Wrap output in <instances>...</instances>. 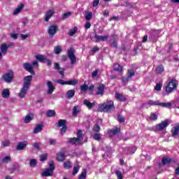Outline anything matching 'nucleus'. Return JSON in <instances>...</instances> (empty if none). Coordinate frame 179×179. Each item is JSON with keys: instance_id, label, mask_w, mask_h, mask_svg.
Here are the masks:
<instances>
[{"instance_id": "obj_1", "label": "nucleus", "mask_w": 179, "mask_h": 179, "mask_svg": "<svg viewBox=\"0 0 179 179\" xmlns=\"http://www.w3.org/2000/svg\"><path fill=\"white\" fill-rule=\"evenodd\" d=\"M31 80H33L32 76H27L24 78L22 87L20 89V91L18 93V96L20 99H24V97H26V94H27V92H29V89H30Z\"/></svg>"}, {"instance_id": "obj_2", "label": "nucleus", "mask_w": 179, "mask_h": 179, "mask_svg": "<svg viewBox=\"0 0 179 179\" xmlns=\"http://www.w3.org/2000/svg\"><path fill=\"white\" fill-rule=\"evenodd\" d=\"M83 141V131L82 130H78L77 133V138H68V142L71 143V145H82V143H86L87 142V137Z\"/></svg>"}, {"instance_id": "obj_3", "label": "nucleus", "mask_w": 179, "mask_h": 179, "mask_svg": "<svg viewBox=\"0 0 179 179\" xmlns=\"http://www.w3.org/2000/svg\"><path fill=\"white\" fill-rule=\"evenodd\" d=\"M113 110H114V102L110 100H107L98 108V111H100L101 113H111Z\"/></svg>"}, {"instance_id": "obj_4", "label": "nucleus", "mask_w": 179, "mask_h": 179, "mask_svg": "<svg viewBox=\"0 0 179 179\" xmlns=\"http://www.w3.org/2000/svg\"><path fill=\"white\" fill-rule=\"evenodd\" d=\"M177 89V80L176 79L169 80L167 85L165 87L166 93H172Z\"/></svg>"}, {"instance_id": "obj_5", "label": "nucleus", "mask_w": 179, "mask_h": 179, "mask_svg": "<svg viewBox=\"0 0 179 179\" xmlns=\"http://www.w3.org/2000/svg\"><path fill=\"white\" fill-rule=\"evenodd\" d=\"M67 55L70 59V64L71 65L76 64V56H75V50H73V48H70L67 50Z\"/></svg>"}, {"instance_id": "obj_6", "label": "nucleus", "mask_w": 179, "mask_h": 179, "mask_svg": "<svg viewBox=\"0 0 179 179\" xmlns=\"http://www.w3.org/2000/svg\"><path fill=\"white\" fill-rule=\"evenodd\" d=\"M50 169H46L42 173V176L43 177H50V176H52V171H54L55 167H54V161H50L49 162Z\"/></svg>"}, {"instance_id": "obj_7", "label": "nucleus", "mask_w": 179, "mask_h": 179, "mask_svg": "<svg viewBox=\"0 0 179 179\" xmlns=\"http://www.w3.org/2000/svg\"><path fill=\"white\" fill-rule=\"evenodd\" d=\"M169 125H170V121H169L168 120H166L164 121H162L161 123L157 124L154 127V130L163 131V129H166V128L168 127Z\"/></svg>"}, {"instance_id": "obj_8", "label": "nucleus", "mask_w": 179, "mask_h": 179, "mask_svg": "<svg viewBox=\"0 0 179 179\" xmlns=\"http://www.w3.org/2000/svg\"><path fill=\"white\" fill-rule=\"evenodd\" d=\"M4 82L6 83H10L13 80L14 73L13 71H9L2 76Z\"/></svg>"}, {"instance_id": "obj_9", "label": "nucleus", "mask_w": 179, "mask_h": 179, "mask_svg": "<svg viewBox=\"0 0 179 179\" xmlns=\"http://www.w3.org/2000/svg\"><path fill=\"white\" fill-rule=\"evenodd\" d=\"M54 13H55V10H54V8H51L46 11L45 13V17L43 18L45 22H49L50 19H51L52 16H54Z\"/></svg>"}, {"instance_id": "obj_10", "label": "nucleus", "mask_w": 179, "mask_h": 179, "mask_svg": "<svg viewBox=\"0 0 179 179\" xmlns=\"http://www.w3.org/2000/svg\"><path fill=\"white\" fill-rule=\"evenodd\" d=\"M58 31V27L55 25H50L48 29V34L50 37H53Z\"/></svg>"}, {"instance_id": "obj_11", "label": "nucleus", "mask_w": 179, "mask_h": 179, "mask_svg": "<svg viewBox=\"0 0 179 179\" xmlns=\"http://www.w3.org/2000/svg\"><path fill=\"white\" fill-rule=\"evenodd\" d=\"M23 66L25 71H27V72H29L31 75H34V70H33V66L31 64L24 63Z\"/></svg>"}, {"instance_id": "obj_12", "label": "nucleus", "mask_w": 179, "mask_h": 179, "mask_svg": "<svg viewBox=\"0 0 179 179\" xmlns=\"http://www.w3.org/2000/svg\"><path fill=\"white\" fill-rule=\"evenodd\" d=\"M47 86H48V94H52V93L54 92V90H55V87H54L52 82L48 81Z\"/></svg>"}, {"instance_id": "obj_13", "label": "nucleus", "mask_w": 179, "mask_h": 179, "mask_svg": "<svg viewBox=\"0 0 179 179\" xmlns=\"http://www.w3.org/2000/svg\"><path fill=\"white\" fill-rule=\"evenodd\" d=\"M27 147V141H22L17 143L16 150H24Z\"/></svg>"}, {"instance_id": "obj_14", "label": "nucleus", "mask_w": 179, "mask_h": 179, "mask_svg": "<svg viewBox=\"0 0 179 179\" xmlns=\"http://www.w3.org/2000/svg\"><path fill=\"white\" fill-rule=\"evenodd\" d=\"M94 38L96 40V41H107L108 39V36L95 35Z\"/></svg>"}, {"instance_id": "obj_15", "label": "nucleus", "mask_w": 179, "mask_h": 179, "mask_svg": "<svg viewBox=\"0 0 179 179\" xmlns=\"http://www.w3.org/2000/svg\"><path fill=\"white\" fill-rule=\"evenodd\" d=\"M35 58L37 61H39V62H42V64H45V61H47V58H45V56L43 55H36L35 56Z\"/></svg>"}, {"instance_id": "obj_16", "label": "nucleus", "mask_w": 179, "mask_h": 179, "mask_svg": "<svg viewBox=\"0 0 179 179\" xmlns=\"http://www.w3.org/2000/svg\"><path fill=\"white\" fill-rule=\"evenodd\" d=\"M8 48H9V45L6 43H3L0 45V50L1 53L6 54L8 52Z\"/></svg>"}, {"instance_id": "obj_17", "label": "nucleus", "mask_w": 179, "mask_h": 179, "mask_svg": "<svg viewBox=\"0 0 179 179\" xmlns=\"http://www.w3.org/2000/svg\"><path fill=\"white\" fill-rule=\"evenodd\" d=\"M66 156H65V154L64 152H59L57 155L56 159L57 162H64L65 160Z\"/></svg>"}, {"instance_id": "obj_18", "label": "nucleus", "mask_w": 179, "mask_h": 179, "mask_svg": "<svg viewBox=\"0 0 179 179\" xmlns=\"http://www.w3.org/2000/svg\"><path fill=\"white\" fill-rule=\"evenodd\" d=\"M1 96L3 99H8V97L10 96V92L9 91V89L3 90Z\"/></svg>"}, {"instance_id": "obj_19", "label": "nucleus", "mask_w": 179, "mask_h": 179, "mask_svg": "<svg viewBox=\"0 0 179 179\" xmlns=\"http://www.w3.org/2000/svg\"><path fill=\"white\" fill-rule=\"evenodd\" d=\"M155 72L157 75H162L164 72V66L163 65H159L157 66Z\"/></svg>"}, {"instance_id": "obj_20", "label": "nucleus", "mask_w": 179, "mask_h": 179, "mask_svg": "<svg viewBox=\"0 0 179 179\" xmlns=\"http://www.w3.org/2000/svg\"><path fill=\"white\" fill-rule=\"evenodd\" d=\"M24 8V5L20 4L15 10H14L13 15H19L20 12H22V10Z\"/></svg>"}, {"instance_id": "obj_21", "label": "nucleus", "mask_w": 179, "mask_h": 179, "mask_svg": "<svg viewBox=\"0 0 179 179\" xmlns=\"http://www.w3.org/2000/svg\"><path fill=\"white\" fill-rule=\"evenodd\" d=\"M41 131H43V124H39L34 127V134H38L39 132H41Z\"/></svg>"}, {"instance_id": "obj_22", "label": "nucleus", "mask_w": 179, "mask_h": 179, "mask_svg": "<svg viewBox=\"0 0 179 179\" xmlns=\"http://www.w3.org/2000/svg\"><path fill=\"white\" fill-rule=\"evenodd\" d=\"M55 69L59 71V73L64 78V69H61L59 64L55 63Z\"/></svg>"}, {"instance_id": "obj_23", "label": "nucleus", "mask_w": 179, "mask_h": 179, "mask_svg": "<svg viewBox=\"0 0 179 179\" xmlns=\"http://www.w3.org/2000/svg\"><path fill=\"white\" fill-rule=\"evenodd\" d=\"M84 105L87 107V108H93L94 107L95 104L94 103H91L90 101L85 99L84 100Z\"/></svg>"}, {"instance_id": "obj_24", "label": "nucleus", "mask_w": 179, "mask_h": 179, "mask_svg": "<svg viewBox=\"0 0 179 179\" xmlns=\"http://www.w3.org/2000/svg\"><path fill=\"white\" fill-rule=\"evenodd\" d=\"M75 96V90H70L66 94V99H72Z\"/></svg>"}, {"instance_id": "obj_25", "label": "nucleus", "mask_w": 179, "mask_h": 179, "mask_svg": "<svg viewBox=\"0 0 179 179\" xmlns=\"http://www.w3.org/2000/svg\"><path fill=\"white\" fill-rule=\"evenodd\" d=\"M96 94L101 95L104 94V85L100 84L98 87V91L96 92Z\"/></svg>"}, {"instance_id": "obj_26", "label": "nucleus", "mask_w": 179, "mask_h": 179, "mask_svg": "<svg viewBox=\"0 0 179 179\" xmlns=\"http://www.w3.org/2000/svg\"><path fill=\"white\" fill-rule=\"evenodd\" d=\"M115 97L120 101H125V100H127V98L125 97V96L122 95V94L116 93Z\"/></svg>"}, {"instance_id": "obj_27", "label": "nucleus", "mask_w": 179, "mask_h": 179, "mask_svg": "<svg viewBox=\"0 0 179 179\" xmlns=\"http://www.w3.org/2000/svg\"><path fill=\"white\" fill-rule=\"evenodd\" d=\"M158 106H160L161 107H164L165 108H170V107H171L173 104L170 102L160 103L159 101H158Z\"/></svg>"}, {"instance_id": "obj_28", "label": "nucleus", "mask_w": 179, "mask_h": 179, "mask_svg": "<svg viewBox=\"0 0 179 179\" xmlns=\"http://www.w3.org/2000/svg\"><path fill=\"white\" fill-rule=\"evenodd\" d=\"M34 118V117L33 116V115H28L27 116H25L24 122L25 124H29V122H30V121H32V120Z\"/></svg>"}, {"instance_id": "obj_29", "label": "nucleus", "mask_w": 179, "mask_h": 179, "mask_svg": "<svg viewBox=\"0 0 179 179\" xmlns=\"http://www.w3.org/2000/svg\"><path fill=\"white\" fill-rule=\"evenodd\" d=\"M79 169H80V166H79V163L76 162L74 165L73 176H76V174H78Z\"/></svg>"}, {"instance_id": "obj_30", "label": "nucleus", "mask_w": 179, "mask_h": 179, "mask_svg": "<svg viewBox=\"0 0 179 179\" xmlns=\"http://www.w3.org/2000/svg\"><path fill=\"white\" fill-rule=\"evenodd\" d=\"M179 134V126L173 127L172 129V136H177Z\"/></svg>"}, {"instance_id": "obj_31", "label": "nucleus", "mask_w": 179, "mask_h": 179, "mask_svg": "<svg viewBox=\"0 0 179 179\" xmlns=\"http://www.w3.org/2000/svg\"><path fill=\"white\" fill-rule=\"evenodd\" d=\"M80 106H76L73 108V115H78V113H80Z\"/></svg>"}, {"instance_id": "obj_32", "label": "nucleus", "mask_w": 179, "mask_h": 179, "mask_svg": "<svg viewBox=\"0 0 179 179\" xmlns=\"http://www.w3.org/2000/svg\"><path fill=\"white\" fill-rule=\"evenodd\" d=\"M113 69L116 72H122V66H121V65H120L119 64H115L113 65Z\"/></svg>"}, {"instance_id": "obj_33", "label": "nucleus", "mask_w": 179, "mask_h": 179, "mask_svg": "<svg viewBox=\"0 0 179 179\" xmlns=\"http://www.w3.org/2000/svg\"><path fill=\"white\" fill-rule=\"evenodd\" d=\"M92 16H93V13H92V11H86L85 12V17L86 20H90L92 19Z\"/></svg>"}, {"instance_id": "obj_34", "label": "nucleus", "mask_w": 179, "mask_h": 179, "mask_svg": "<svg viewBox=\"0 0 179 179\" xmlns=\"http://www.w3.org/2000/svg\"><path fill=\"white\" fill-rule=\"evenodd\" d=\"M55 54L58 55V54H61L62 52V48L59 45L55 46L54 48Z\"/></svg>"}, {"instance_id": "obj_35", "label": "nucleus", "mask_w": 179, "mask_h": 179, "mask_svg": "<svg viewBox=\"0 0 179 179\" xmlns=\"http://www.w3.org/2000/svg\"><path fill=\"white\" fill-rule=\"evenodd\" d=\"M58 127H66V120H59L58 122Z\"/></svg>"}, {"instance_id": "obj_36", "label": "nucleus", "mask_w": 179, "mask_h": 179, "mask_svg": "<svg viewBox=\"0 0 179 179\" xmlns=\"http://www.w3.org/2000/svg\"><path fill=\"white\" fill-rule=\"evenodd\" d=\"M120 131H121V129H120L119 127H117L116 129H113L112 130H110L109 131L110 135H115L117 134H118V132H120Z\"/></svg>"}, {"instance_id": "obj_37", "label": "nucleus", "mask_w": 179, "mask_h": 179, "mask_svg": "<svg viewBox=\"0 0 179 179\" xmlns=\"http://www.w3.org/2000/svg\"><path fill=\"white\" fill-rule=\"evenodd\" d=\"M171 162V159L169 157H165L162 159V164H169Z\"/></svg>"}, {"instance_id": "obj_38", "label": "nucleus", "mask_w": 179, "mask_h": 179, "mask_svg": "<svg viewBox=\"0 0 179 179\" xmlns=\"http://www.w3.org/2000/svg\"><path fill=\"white\" fill-rule=\"evenodd\" d=\"M146 104L148 106H158L159 101H153L152 100H148L147 101Z\"/></svg>"}, {"instance_id": "obj_39", "label": "nucleus", "mask_w": 179, "mask_h": 179, "mask_svg": "<svg viewBox=\"0 0 179 179\" xmlns=\"http://www.w3.org/2000/svg\"><path fill=\"white\" fill-rule=\"evenodd\" d=\"M135 76V71L134 70H129L128 71V76L127 78V80H129L132 76Z\"/></svg>"}, {"instance_id": "obj_40", "label": "nucleus", "mask_w": 179, "mask_h": 179, "mask_svg": "<svg viewBox=\"0 0 179 179\" xmlns=\"http://www.w3.org/2000/svg\"><path fill=\"white\" fill-rule=\"evenodd\" d=\"M78 32V27H75L73 29H70L69 31V35L72 36Z\"/></svg>"}, {"instance_id": "obj_41", "label": "nucleus", "mask_w": 179, "mask_h": 179, "mask_svg": "<svg viewBox=\"0 0 179 179\" xmlns=\"http://www.w3.org/2000/svg\"><path fill=\"white\" fill-rule=\"evenodd\" d=\"M78 83V80L76 79H73L69 81H67V85H70L71 86H75V85H77Z\"/></svg>"}, {"instance_id": "obj_42", "label": "nucleus", "mask_w": 179, "mask_h": 179, "mask_svg": "<svg viewBox=\"0 0 179 179\" xmlns=\"http://www.w3.org/2000/svg\"><path fill=\"white\" fill-rule=\"evenodd\" d=\"M150 120L151 121H156L157 120V114L151 113L150 115Z\"/></svg>"}, {"instance_id": "obj_43", "label": "nucleus", "mask_w": 179, "mask_h": 179, "mask_svg": "<svg viewBox=\"0 0 179 179\" xmlns=\"http://www.w3.org/2000/svg\"><path fill=\"white\" fill-rule=\"evenodd\" d=\"M48 117H54L55 115V110H49L47 112Z\"/></svg>"}, {"instance_id": "obj_44", "label": "nucleus", "mask_w": 179, "mask_h": 179, "mask_svg": "<svg viewBox=\"0 0 179 179\" xmlns=\"http://www.w3.org/2000/svg\"><path fill=\"white\" fill-rule=\"evenodd\" d=\"M1 145L3 148H6L10 145V141L9 140H5L2 142Z\"/></svg>"}, {"instance_id": "obj_45", "label": "nucleus", "mask_w": 179, "mask_h": 179, "mask_svg": "<svg viewBox=\"0 0 179 179\" xmlns=\"http://www.w3.org/2000/svg\"><path fill=\"white\" fill-rule=\"evenodd\" d=\"M11 160L10 156H6L3 158V163H9Z\"/></svg>"}, {"instance_id": "obj_46", "label": "nucleus", "mask_w": 179, "mask_h": 179, "mask_svg": "<svg viewBox=\"0 0 179 179\" xmlns=\"http://www.w3.org/2000/svg\"><path fill=\"white\" fill-rule=\"evenodd\" d=\"M29 164L31 167H35L36 166H37V161L35 159H31L29 162Z\"/></svg>"}, {"instance_id": "obj_47", "label": "nucleus", "mask_w": 179, "mask_h": 179, "mask_svg": "<svg viewBox=\"0 0 179 179\" xmlns=\"http://www.w3.org/2000/svg\"><path fill=\"white\" fill-rule=\"evenodd\" d=\"M64 164L65 169H71V167H72V164L69 161L64 162Z\"/></svg>"}, {"instance_id": "obj_48", "label": "nucleus", "mask_w": 179, "mask_h": 179, "mask_svg": "<svg viewBox=\"0 0 179 179\" xmlns=\"http://www.w3.org/2000/svg\"><path fill=\"white\" fill-rule=\"evenodd\" d=\"M81 89V92H87L88 89H89V86L86 85H83L80 87Z\"/></svg>"}, {"instance_id": "obj_49", "label": "nucleus", "mask_w": 179, "mask_h": 179, "mask_svg": "<svg viewBox=\"0 0 179 179\" xmlns=\"http://www.w3.org/2000/svg\"><path fill=\"white\" fill-rule=\"evenodd\" d=\"M78 179H86V171H83Z\"/></svg>"}, {"instance_id": "obj_50", "label": "nucleus", "mask_w": 179, "mask_h": 179, "mask_svg": "<svg viewBox=\"0 0 179 179\" xmlns=\"http://www.w3.org/2000/svg\"><path fill=\"white\" fill-rule=\"evenodd\" d=\"M115 174H116V176H117V177L118 179H124V178H122V173H121V171H117L115 172Z\"/></svg>"}, {"instance_id": "obj_51", "label": "nucleus", "mask_w": 179, "mask_h": 179, "mask_svg": "<svg viewBox=\"0 0 179 179\" xmlns=\"http://www.w3.org/2000/svg\"><path fill=\"white\" fill-rule=\"evenodd\" d=\"M72 15V13L71 12H68V13H65L64 15H63V19L65 20V19H68V17H69V16H71Z\"/></svg>"}, {"instance_id": "obj_52", "label": "nucleus", "mask_w": 179, "mask_h": 179, "mask_svg": "<svg viewBox=\"0 0 179 179\" xmlns=\"http://www.w3.org/2000/svg\"><path fill=\"white\" fill-rule=\"evenodd\" d=\"M101 138V135L100 134H95L94 135V138L95 139V141H100Z\"/></svg>"}, {"instance_id": "obj_53", "label": "nucleus", "mask_w": 179, "mask_h": 179, "mask_svg": "<svg viewBox=\"0 0 179 179\" xmlns=\"http://www.w3.org/2000/svg\"><path fill=\"white\" fill-rule=\"evenodd\" d=\"M155 89L157 90V92H160V90H162V85L160 83H157Z\"/></svg>"}, {"instance_id": "obj_54", "label": "nucleus", "mask_w": 179, "mask_h": 179, "mask_svg": "<svg viewBox=\"0 0 179 179\" xmlns=\"http://www.w3.org/2000/svg\"><path fill=\"white\" fill-rule=\"evenodd\" d=\"M57 83H59V85H67V81H64V80H57Z\"/></svg>"}, {"instance_id": "obj_55", "label": "nucleus", "mask_w": 179, "mask_h": 179, "mask_svg": "<svg viewBox=\"0 0 179 179\" xmlns=\"http://www.w3.org/2000/svg\"><path fill=\"white\" fill-rule=\"evenodd\" d=\"M46 159H47V155H40L41 162H44V160H46Z\"/></svg>"}, {"instance_id": "obj_56", "label": "nucleus", "mask_w": 179, "mask_h": 179, "mask_svg": "<svg viewBox=\"0 0 179 179\" xmlns=\"http://www.w3.org/2000/svg\"><path fill=\"white\" fill-rule=\"evenodd\" d=\"M31 66H34V68H38V62H37V60H34L32 62Z\"/></svg>"}, {"instance_id": "obj_57", "label": "nucleus", "mask_w": 179, "mask_h": 179, "mask_svg": "<svg viewBox=\"0 0 179 179\" xmlns=\"http://www.w3.org/2000/svg\"><path fill=\"white\" fill-rule=\"evenodd\" d=\"M117 120L119 122H121V123L125 122V118L122 116H118Z\"/></svg>"}, {"instance_id": "obj_58", "label": "nucleus", "mask_w": 179, "mask_h": 179, "mask_svg": "<svg viewBox=\"0 0 179 179\" xmlns=\"http://www.w3.org/2000/svg\"><path fill=\"white\" fill-rule=\"evenodd\" d=\"M93 130L95 131L96 132H99V131H100V126H99V124H95V126L93 128Z\"/></svg>"}, {"instance_id": "obj_59", "label": "nucleus", "mask_w": 179, "mask_h": 179, "mask_svg": "<svg viewBox=\"0 0 179 179\" xmlns=\"http://www.w3.org/2000/svg\"><path fill=\"white\" fill-rule=\"evenodd\" d=\"M49 143H50V145H55V143H57V140L50 138L49 139Z\"/></svg>"}, {"instance_id": "obj_60", "label": "nucleus", "mask_w": 179, "mask_h": 179, "mask_svg": "<svg viewBox=\"0 0 179 179\" xmlns=\"http://www.w3.org/2000/svg\"><path fill=\"white\" fill-rule=\"evenodd\" d=\"M99 73V70L96 69L92 72V78H96Z\"/></svg>"}, {"instance_id": "obj_61", "label": "nucleus", "mask_w": 179, "mask_h": 179, "mask_svg": "<svg viewBox=\"0 0 179 179\" xmlns=\"http://www.w3.org/2000/svg\"><path fill=\"white\" fill-rule=\"evenodd\" d=\"M61 134L62 135H64V134H65V132H66V126H64L63 127L62 129H61Z\"/></svg>"}, {"instance_id": "obj_62", "label": "nucleus", "mask_w": 179, "mask_h": 179, "mask_svg": "<svg viewBox=\"0 0 179 179\" xmlns=\"http://www.w3.org/2000/svg\"><path fill=\"white\" fill-rule=\"evenodd\" d=\"M10 37L12 38H13L14 40H17V34H15V33L10 34Z\"/></svg>"}, {"instance_id": "obj_63", "label": "nucleus", "mask_w": 179, "mask_h": 179, "mask_svg": "<svg viewBox=\"0 0 179 179\" xmlns=\"http://www.w3.org/2000/svg\"><path fill=\"white\" fill-rule=\"evenodd\" d=\"M29 36V34H21V38L22 40H26Z\"/></svg>"}, {"instance_id": "obj_64", "label": "nucleus", "mask_w": 179, "mask_h": 179, "mask_svg": "<svg viewBox=\"0 0 179 179\" xmlns=\"http://www.w3.org/2000/svg\"><path fill=\"white\" fill-rule=\"evenodd\" d=\"M99 3H100V0H94L93 6L96 7L97 5H99Z\"/></svg>"}]
</instances>
